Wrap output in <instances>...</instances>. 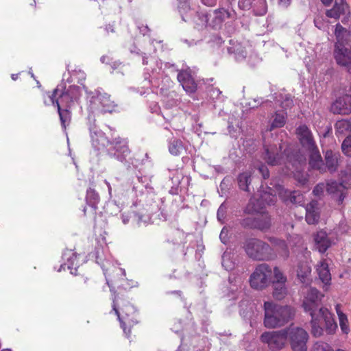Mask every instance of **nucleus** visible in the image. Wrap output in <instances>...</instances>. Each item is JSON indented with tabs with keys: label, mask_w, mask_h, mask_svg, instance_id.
Masks as SVG:
<instances>
[{
	"label": "nucleus",
	"mask_w": 351,
	"mask_h": 351,
	"mask_svg": "<svg viewBox=\"0 0 351 351\" xmlns=\"http://www.w3.org/2000/svg\"><path fill=\"white\" fill-rule=\"evenodd\" d=\"M263 202L261 199H256L252 197L245 208H244V213L247 215H256L260 213L264 212Z\"/></svg>",
	"instance_id": "nucleus-25"
},
{
	"label": "nucleus",
	"mask_w": 351,
	"mask_h": 351,
	"mask_svg": "<svg viewBox=\"0 0 351 351\" xmlns=\"http://www.w3.org/2000/svg\"><path fill=\"white\" fill-rule=\"evenodd\" d=\"M264 326L267 328H275L284 326L294 317V310L289 306H281L273 302L264 303Z\"/></svg>",
	"instance_id": "nucleus-3"
},
{
	"label": "nucleus",
	"mask_w": 351,
	"mask_h": 351,
	"mask_svg": "<svg viewBox=\"0 0 351 351\" xmlns=\"http://www.w3.org/2000/svg\"><path fill=\"white\" fill-rule=\"evenodd\" d=\"M261 199L263 203L265 202L267 205H274L277 199L276 195L267 192H264L261 195Z\"/></svg>",
	"instance_id": "nucleus-43"
},
{
	"label": "nucleus",
	"mask_w": 351,
	"mask_h": 351,
	"mask_svg": "<svg viewBox=\"0 0 351 351\" xmlns=\"http://www.w3.org/2000/svg\"><path fill=\"white\" fill-rule=\"evenodd\" d=\"M184 149V147L181 140L175 138L169 142V151L171 154L175 156H180Z\"/></svg>",
	"instance_id": "nucleus-32"
},
{
	"label": "nucleus",
	"mask_w": 351,
	"mask_h": 351,
	"mask_svg": "<svg viewBox=\"0 0 351 351\" xmlns=\"http://www.w3.org/2000/svg\"><path fill=\"white\" fill-rule=\"evenodd\" d=\"M238 185L240 189L244 191H249V185L251 183V173L243 172L237 177Z\"/></svg>",
	"instance_id": "nucleus-31"
},
{
	"label": "nucleus",
	"mask_w": 351,
	"mask_h": 351,
	"mask_svg": "<svg viewBox=\"0 0 351 351\" xmlns=\"http://www.w3.org/2000/svg\"><path fill=\"white\" fill-rule=\"evenodd\" d=\"M308 164L312 169L317 170L321 173L326 172V166L317 147L315 149H310Z\"/></svg>",
	"instance_id": "nucleus-16"
},
{
	"label": "nucleus",
	"mask_w": 351,
	"mask_h": 351,
	"mask_svg": "<svg viewBox=\"0 0 351 351\" xmlns=\"http://www.w3.org/2000/svg\"><path fill=\"white\" fill-rule=\"evenodd\" d=\"M335 34L337 38L336 43H340L342 45L348 44L350 38V32L345 27L341 26L339 23L336 25Z\"/></svg>",
	"instance_id": "nucleus-29"
},
{
	"label": "nucleus",
	"mask_w": 351,
	"mask_h": 351,
	"mask_svg": "<svg viewBox=\"0 0 351 351\" xmlns=\"http://www.w3.org/2000/svg\"><path fill=\"white\" fill-rule=\"evenodd\" d=\"M317 316H319L322 319L323 326L326 327L328 334H332L335 331L337 325L327 308H319L317 311Z\"/></svg>",
	"instance_id": "nucleus-18"
},
{
	"label": "nucleus",
	"mask_w": 351,
	"mask_h": 351,
	"mask_svg": "<svg viewBox=\"0 0 351 351\" xmlns=\"http://www.w3.org/2000/svg\"><path fill=\"white\" fill-rule=\"evenodd\" d=\"M317 201H311L306 206V221L308 224H317L319 219V212Z\"/></svg>",
	"instance_id": "nucleus-19"
},
{
	"label": "nucleus",
	"mask_w": 351,
	"mask_h": 351,
	"mask_svg": "<svg viewBox=\"0 0 351 351\" xmlns=\"http://www.w3.org/2000/svg\"><path fill=\"white\" fill-rule=\"evenodd\" d=\"M311 333L315 337H320L324 332L323 329V322L319 316L317 314H314L311 316Z\"/></svg>",
	"instance_id": "nucleus-30"
},
{
	"label": "nucleus",
	"mask_w": 351,
	"mask_h": 351,
	"mask_svg": "<svg viewBox=\"0 0 351 351\" xmlns=\"http://www.w3.org/2000/svg\"><path fill=\"white\" fill-rule=\"evenodd\" d=\"M330 112L337 114L347 115L351 113V95H343L336 99L330 106Z\"/></svg>",
	"instance_id": "nucleus-10"
},
{
	"label": "nucleus",
	"mask_w": 351,
	"mask_h": 351,
	"mask_svg": "<svg viewBox=\"0 0 351 351\" xmlns=\"http://www.w3.org/2000/svg\"><path fill=\"white\" fill-rule=\"evenodd\" d=\"M284 201L295 205H302L304 202V195L300 191H290L288 192L287 197L284 199Z\"/></svg>",
	"instance_id": "nucleus-34"
},
{
	"label": "nucleus",
	"mask_w": 351,
	"mask_h": 351,
	"mask_svg": "<svg viewBox=\"0 0 351 351\" xmlns=\"http://www.w3.org/2000/svg\"><path fill=\"white\" fill-rule=\"evenodd\" d=\"M18 76H19V74H12L11 75V78L13 80H16L18 79Z\"/></svg>",
	"instance_id": "nucleus-55"
},
{
	"label": "nucleus",
	"mask_w": 351,
	"mask_h": 351,
	"mask_svg": "<svg viewBox=\"0 0 351 351\" xmlns=\"http://www.w3.org/2000/svg\"><path fill=\"white\" fill-rule=\"evenodd\" d=\"M83 211H84V214L86 215V208H84Z\"/></svg>",
	"instance_id": "nucleus-56"
},
{
	"label": "nucleus",
	"mask_w": 351,
	"mask_h": 351,
	"mask_svg": "<svg viewBox=\"0 0 351 351\" xmlns=\"http://www.w3.org/2000/svg\"><path fill=\"white\" fill-rule=\"evenodd\" d=\"M286 123V117L284 112H276L274 120L271 124L270 130L274 128H280L285 125Z\"/></svg>",
	"instance_id": "nucleus-37"
},
{
	"label": "nucleus",
	"mask_w": 351,
	"mask_h": 351,
	"mask_svg": "<svg viewBox=\"0 0 351 351\" xmlns=\"http://www.w3.org/2000/svg\"><path fill=\"white\" fill-rule=\"evenodd\" d=\"M291 3V0H278L279 5L285 8H287L288 6H289Z\"/></svg>",
	"instance_id": "nucleus-51"
},
{
	"label": "nucleus",
	"mask_w": 351,
	"mask_h": 351,
	"mask_svg": "<svg viewBox=\"0 0 351 351\" xmlns=\"http://www.w3.org/2000/svg\"><path fill=\"white\" fill-rule=\"evenodd\" d=\"M86 201L95 210L99 202V195L94 189L90 188L86 191Z\"/></svg>",
	"instance_id": "nucleus-33"
},
{
	"label": "nucleus",
	"mask_w": 351,
	"mask_h": 351,
	"mask_svg": "<svg viewBox=\"0 0 351 351\" xmlns=\"http://www.w3.org/2000/svg\"><path fill=\"white\" fill-rule=\"evenodd\" d=\"M243 248L247 255L254 261H268L276 257L274 249L267 243L257 238L246 239Z\"/></svg>",
	"instance_id": "nucleus-4"
},
{
	"label": "nucleus",
	"mask_w": 351,
	"mask_h": 351,
	"mask_svg": "<svg viewBox=\"0 0 351 351\" xmlns=\"http://www.w3.org/2000/svg\"><path fill=\"white\" fill-rule=\"evenodd\" d=\"M203 4L206 6L213 7L216 5V0H202Z\"/></svg>",
	"instance_id": "nucleus-50"
},
{
	"label": "nucleus",
	"mask_w": 351,
	"mask_h": 351,
	"mask_svg": "<svg viewBox=\"0 0 351 351\" xmlns=\"http://www.w3.org/2000/svg\"><path fill=\"white\" fill-rule=\"evenodd\" d=\"M184 6V7H186V8H189V3H188V2H187V1H185V2L182 5V6H181V5H179V8H180V9H181V8H182Z\"/></svg>",
	"instance_id": "nucleus-54"
},
{
	"label": "nucleus",
	"mask_w": 351,
	"mask_h": 351,
	"mask_svg": "<svg viewBox=\"0 0 351 351\" xmlns=\"http://www.w3.org/2000/svg\"><path fill=\"white\" fill-rule=\"evenodd\" d=\"M274 288L273 291V296L276 300H282L287 295V288L285 283H274Z\"/></svg>",
	"instance_id": "nucleus-35"
},
{
	"label": "nucleus",
	"mask_w": 351,
	"mask_h": 351,
	"mask_svg": "<svg viewBox=\"0 0 351 351\" xmlns=\"http://www.w3.org/2000/svg\"><path fill=\"white\" fill-rule=\"evenodd\" d=\"M289 330L287 328L263 332L260 339L261 342L267 343L270 349L281 350L287 343Z\"/></svg>",
	"instance_id": "nucleus-7"
},
{
	"label": "nucleus",
	"mask_w": 351,
	"mask_h": 351,
	"mask_svg": "<svg viewBox=\"0 0 351 351\" xmlns=\"http://www.w3.org/2000/svg\"><path fill=\"white\" fill-rule=\"evenodd\" d=\"M335 134L339 137L345 136L351 132V121L348 119H341L335 125Z\"/></svg>",
	"instance_id": "nucleus-28"
},
{
	"label": "nucleus",
	"mask_w": 351,
	"mask_h": 351,
	"mask_svg": "<svg viewBox=\"0 0 351 351\" xmlns=\"http://www.w3.org/2000/svg\"><path fill=\"white\" fill-rule=\"evenodd\" d=\"M255 217V230L267 232L271 226V218L267 212H262Z\"/></svg>",
	"instance_id": "nucleus-20"
},
{
	"label": "nucleus",
	"mask_w": 351,
	"mask_h": 351,
	"mask_svg": "<svg viewBox=\"0 0 351 351\" xmlns=\"http://www.w3.org/2000/svg\"><path fill=\"white\" fill-rule=\"evenodd\" d=\"M348 10V5L343 0H335L332 8L327 10L326 16L330 18L339 19Z\"/></svg>",
	"instance_id": "nucleus-23"
},
{
	"label": "nucleus",
	"mask_w": 351,
	"mask_h": 351,
	"mask_svg": "<svg viewBox=\"0 0 351 351\" xmlns=\"http://www.w3.org/2000/svg\"><path fill=\"white\" fill-rule=\"evenodd\" d=\"M213 13L214 18L210 23H208V14L207 13L201 12L199 15L200 18H202L205 25L209 24L214 28L219 27L226 19L232 17L231 13L224 8L217 9Z\"/></svg>",
	"instance_id": "nucleus-12"
},
{
	"label": "nucleus",
	"mask_w": 351,
	"mask_h": 351,
	"mask_svg": "<svg viewBox=\"0 0 351 351\" xmlns=\"http://www.w3.org/2000/svg\"><path fill=\"white\" fill-rule=\"evenodd\" d=\"M110 149L115 150L118 154L126 155L130 152L127 141L120 137H116L110 141Z\"/></svg>",
	"instance_id": "nucleus-24"
},
{
	"label": "nucleus",
	"mask_w": 351,
	"mask_h": 351,
	"mask_svg": "<svg viewBox=\"0 0 351 351\" xmlns=\"http://www.w3.org/2000/svg\"><path fill=\"white\" fill-rule=\"evenodd\" d=\"M339 325L342 332L345 334H348L350 331L348 320L346 314H340L339 317Z\"/></svg>",
	"instance_id": "nucleus-45"
},
{
	"label": "nucleus",
	"mask_w": 351,
	"mask_h": 351,
	"mask_svg": "<svg viewBox=\"0 0 351 351\" xmlns=\"http://www.w3.org/2000/svg\"><path fill=\"white\" fill-rule=\"evenodd\" d=\"M177 79L187 93H194L197 90V84L189 71H180Z\"/></svg>",
	"instance_id": "nucleus-14"
},
{
	"label": "nucleus",
	"mask_w": 351,
	"mask_h": 351,
	"mask_svg": "<svg viewBox=\"0 0 351 351\" xmlns=\"http://www.w3.org/2000/svg\"><path fill=\"white\" fill-rule=\"evenodd\" d=\"M324 295L317 289L311 287L306 292L302 306L304 311L309 313L311 316L317 314L319 308H325L322 306V299Z\"/></svg>",
	"instance_id": "nucleus-9"
},
{
	"label": "nucleus",
	"mask_w": 351,
	"mask_h": 351,
	"mask_svg": "<svg viewBox=\"0 0 351 351\" xmlns=\"http://www.w3.org/2000/svg\"><path fill=\"white\" fill-rule=\"evenodd\" d=\"M59 89L55 88L51 95L49 96V101L57 106L58 115L60 117L62 128L65 130L66 125H69L71 120V112L67 108H62L60 105L58 99H56V97L58 94Z\"/></svg>",
	"instance_id": "nucleus-11"
},
{
	"label": "nucleus",
	"mask_w": 351,
	"mask_h": 351,
	"mask_svg": "<svg viewBox=\"0 0 351 351\" xmlns=\"http://www.w3.org/2000/svg\"><path fill=\"white\" fill-rule=\"evenodd\" d=\"M315 248L320 252L324 253L331 246L332 241L325 231L319 230L314 234Z\"/></svg>",
	"instance_id": "nucleus-17"
},
{
	"label": "nucleus",
	"mask_w": 351,
	"mask_h": 351,
	"mask_svg": "<svg viewBox=\"0 0 351 351\" xmlns=\"http://www.w3.org/2000/svg\"><path fill=\"white\" fill-rule=\"evenodd\" d=\"M56 88L59 89V92L56 97V99L59 100L60 106L63 104H65L66 108H69L70 103H71L73 101L72 97L68 91H64L62 89H60L58 86Z\"/></svg>",
	"instance_id": "nucleus-36"
},
{
	"label": "nucleus",
	"mask_w": 351,
	"mask_h": 351,
	"mask_svg": "<svg viewBox=\"0 0 351 351\" xmlns=\"http://www.w3.org/2000/svg\"><path fill=\"white\" fill-rule=\"evenodd\" d=\"M1 351H12L10 349H4V350H2Z\"/></svg>",
	"instance_id": "nucleus-57"
},
{
	"label": "nucleus",
	"mask_w": 351,
	"mask_h": 351,
	"mask_svg": "<svg viewBox=\"0 0 351 351\" xmlns=\"http://www.w3.org/2000/svg\"><path fill=\"white\" fill-rule=\"evenodd\" d=\"M341 304H337L336 306H335V309H336V312H337V314L338 315V317H339V315L340 314H344L341 310Z\"/></svg>",
	"instance_id": "nucleus-52"
},
{
	"label": "nucleus",
	"mask_w": 351,
	"mask_h": 351,
	"mask_svg": "<svg viewBox=\"0 0 351 351\" xmlns=\"http://www.w3.org/2000/svg\"><path fill=\"white\" fill-rule=\"evenodd\" d=\"M106 278L110 291L113 293L112 311L117 315L123 332L129 337L132 329L138 324V313L124 298L128 286L125 270L113 267L107 271Z\"/></svg>",
	"instance_id": "nucleus-1"
},
{
	"label": "nucleus",
	"mask_w": 351,
	"mask_h": 351,
	"mask_svg": "<svg viewBox=\"0 0 351 351\" xmlns=\"http://www.w3.org/2000/svg\"><path fill=\"white\" fill-rule=\"evenodd\" d=\"M241 226L245 229L255 230V217H247L240 221Z\"/></svg>",
	"instance_id": "nucleus-41"
},
{
	"label": "nucleus",
	"mask_w": 351,
	"mask_h": 351,
	"mask_svg": "<svg viewBox=\"0 0 351 351\" xmlns=\"http://www.w3.org/2000/svg\"><path fill=\"white\" fill-rule=\"evenodd\" d=\"M217 216L219 217V210H218L217 212Z\"/></svg>",
	"instance_id": "nucleus-58"
},
{
	"label": "nucleus",
	"mask_w": 351,
	"mask_h": 351,
	"mask_svg": "<svg viewBox=\"0 0 351 351\" xmlns=\"http://www.w3.org/2000/svg\"><path fill=\"white\" fill-rule=\"evenodd\" d=\"M102 113H112L116 110L117 105L111 99L110 95L104 94L99 97Z\"/></svg>",
	"instance_id": "nucleus-27"
},
{
	"label": "nucleus",
	"mask_w": 351,
	"mask_h": 351,
	"mask_svg": "<svg viewBox=\"0 0 351 351\" xmlns=\"http://www.w3.org/2000/svg\"><path fill=\"white\" fill-rule=\"evenodd\" d=\"M258 171L260 172V173L262 175L263 178L264 179H267L269 178V169L267 168V167L265 165H261L259 167H258Z\"/></svg>",
	"instance_id": "nucleus-47"
},
{
	"label": "nucleus",
	"mask_w": 351,
	"mask_h": 351,
	"mask_svg": "<svg viewBox=\"0 0 351 351\" xmlns=\"http://www.w3.org/2000/svg\"><path fill=\"white\" fill-rule=\"evenodd\" d=\"M341 148L346 156L351 157V135L343 141Z\"/></svg>",
	"instance_id": "nucleus-46"
},
{
	"label": "nucleus",
	"mask_w": 351,
	"mask_h": 351,
	"mask_svg": "<svg viewBox=\"0 0 351 351\" xmlns=\"http://www.w3.org/2000/svg\"><path fill=\"white\" fill-rule=\"evenodd\" d=\"M67 256L68 264L67 267L69 269H72L73 267L75 268L78 265L77 256L75 252H70Z\"/></svg>",
	"instance_id": "nucleus-44"
},
{
	"label": "nucleus",
	"mask_w": 351,
	"mask_h": 351,
	"mask_svg": "<svg viewBox=\"0 0 351 351\" xmlns=\"http://www.w3.org/2000/svg\"><path fill=\"white\" fill-rule=\"evenodd\" d=\"M289 330L288 337L293 351H306V343L308 335L306 330L300 327L291 325L287 328Z\"/></svg>",
	"instance_id": "nucleus-8"
},
{
	"label": "nucleus",
	"mask_w": 351,
	"mask_h": 351,
	"mask_svg": "<svg viewBox=\"0 0 351 351\" xmlns=\"http://www.w3.org/2000/svg\"><path fill=\"white\" fill-rule=\"evenodd\" d=\"M324 161L326 166V172L328 171L333 173L337 171L339 165L341 163V157L339 152L328 149L324 152Z\"/></svg>",
	"instance_id": "nucleus-15"
},
{
	"label": "nucleus",
	"mask_w": 351,
	"mask_h": 351,
	"mask_svg": "<svg viewBox=\"0 0 351 351\" xmlns=\"http://www.w3.org/2000/svg\"><path fill=\"white\" fill-rule=\"evenodd\" d=\"M228 229L226 227H223L219 234V238L221 242L224 244H226L228 241Z\"/></svg>",
	"instance_id": "nucleus-48"
},
{
	"label": "nucleus",
	"mask_w": 351,
	"mask_h": 351,
	"mask_svg": "<svg viewBox=\"0 0 351 351\" xmlns=\"http://www.w3.org/2000/svg\"><path fill=\"white\" fill-rule=\"evenodd\" d=\"M339 178L341 182L330 181L327 183L326 191L337 197L338 204H341L346 197V190L351 187V164L347 165L346 170L341 171Z\"/></svg>",
	"instance_id": "nucleus-5"
},
{
	"label": "nucleus",
	"mask_w": 351,
	"mask_h": 351,
	"mask_svg": "<svg viewBox=\"0 0 351 351\" xmlns=\"http://www.w3.org/2000/svg\"><path fill=\"white\" fill-rule=\"evenodd\" d=\"M312 351H334V350L328 343L324 341H317L314 344ZM337 351L346 350L338 349Z\"/></svg>",
	"instance_id": "nucleus-39"
},
{
	"label": "nucleus",
	"mask_w": 351,
	"mask_h": 351,
	"mask_svg": "<svg viewBox=\"0 0 351 351\" xmlns=\"http://www.w3.org/2000/svg\"><path fill=\"white\" fill-rule=\"evenodd\" d=\"M324 190V184H317L313 189V193L315 195H319L322 193Z\"/></svg>",
	"instance_id": "nucleus-49"
},
{
	"label": "nucleus",
	"mask_w": 351,
	"mask_h": 351,
	"mask_svg": "<svg viewBox=\"0 0 351 351\" xmlns=\"http://www.w3.org/2000/svg\"><path fill=\"white\" fill-rule=\"evenodd\" d=\"M262 157L271 166L290 164L295 169H299L306 165V158L298 149L291 144L280 143L272 137L267 141L264 140Z\"/></svg>",
	"instance_id": "nucleus-2"
},
{
	"label": "nucleus",
	"mask_w": 351,
	"mask_h": 351,
	"mask_svg": "<svg viewBox=\"0 0 351 351\" xmlns=\"http://www.w3.org/2000/svg\"><path fill=\"white\" fill-rule=\"evenodd\" d=\"M316 271L320 280L326 285H330L331 274L326 259L321 260L316 266Z\"/></svg>",
	"instance_id": "nucleus-21"
},
{
	"label": "nucleus",
	"mask_w": 351,
	"mask_h": 351,
	"mask_svg": "<svg viewBox=\"0 0 351 351\" xmlns=\"http://www.w3.org/2000/svg\"><path fill=\"white\" fill-rule=\"evenodd\" d=\"M269 240L271 242L274 241V244L279 247V253H282L285 256H288L289 250L285 241L276 239H270Z\"/></svg>",
	"instance_id": "nucleus-42"
},
{
	"label": "nucleus",
	"mask_w": 351,
	"mask_h": 351,
	"mask_svg": "<svg viewBox=\"0 0 351 351\" xmlns=\"http://www.w3.org/2000/svg\"><path fill=\"white\" fill-rule=\"evenodd\" d=\"M311 268L307 263H300L298 265L297 276L302 284L308 285L310 282Z\"/></svg>",
	"instance_id": "nucleus-26"
},
{
	"label": "nucleus",
	"mask_w": 351,
	"mask_h": 351,
	"mask_svg": "<svg viewBox=\"0 0 351 351\" xmlns=\"http://www.w3.org/2000/svg\"><path fill=\"white\" fill-rule=\"evenodd\" d=\"M296 134L302 147L308 150L317 147L313 134L306 125H301L296 129Z\"/></svg>",
	"instance_id": "nucleus-13"
},
{
	"label": "nucleus",
	"mask_w": 351,
	"mask_h": 351,
	"mask_svg": "<svg viewBox=\"0 0 351 351\" xmlns=\"http://www.w3.org/2000/svg\"><path fill=\"white\" fill-rule=\"evenodd\" d=\"M110 141L102 132H95L92 135V145L97 151H102L110 146Z\"/></svg>",
	"instance_id": "nucleus-22"
},
{
	"label": "nucleus",
	"mask_w": 351,
	"mask_h": 351,
	"mask_svg": "<svg viewBox=\"0 0 351 351\" xmlns=\"http://www.w3.org/2000/svg\"><path fill=\"white\" fill-rule=\"evenodd\" d=\"M325 5H329L333 0H321Z\"/></svg>",
	"instance_id": "nucleus-53"
},
{
	"label": "nucleus",
	"mask_w": 351,
	"mask_h": 351,
	"mask_svg": "<svg viewBox=\"0 0 351 351\" xmlns=\"http://www.w3.org/2000/svg\"><path fill=\"white\" fill-rule=\"evenodd\" d=\"M293 177L300 186H304L308 183V175L304 171L297 170Z\"/></svg>",
	"instance_id": "nucleus-38"
},
{
	"label": "nucleus",
	"mask_w": 351,
	"mask_h": 351,
	"mask_svg": "<svg viewBox=\"0 0 351 351\" xmlns=\"http://www.w3.org/2000/svg\"><path fill=\"white\" fill-rule=\"evenodd\" d=\"M273 274L274 277V283H286L287 277L277 266L274 267Z\"/></svg>",
	"instance_id": "nucleus-40"
},
{
	"label": "nucleus",
	"mask_w": 351,
	"mask_h": 351,
	"mask_svg": "<svg viewBox=\"0 0 351 351\" xmlns=\"http://www.w3.org/2000/svg\"><path fill=\"white\" fill-rule=\"evenodd\" d=\"M272 277V269L267 263L258 265L250 276L249 282L251 288L255 290H263L267 287Z\"/></svg>",
	"instance_id": "nucleus-6"
}]
</instances>
